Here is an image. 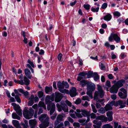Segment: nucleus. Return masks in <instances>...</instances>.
<instances>
[{
	"instance_id": "1",
	"label": "nucleus",
	"mask_w": 128,
	"mask_h": 128,
	"mask_svg": "<svg viewBox=\"0 0 128 128\" xmlns=\"http://www.w3.org/2000/svg\"><path fill=\"white\" fill-rule=\"evenodd\" d=\"M57 87L58 88V90L62 93H66L68 94L69 93L72 97H74L76 96L77 94L76 88L75 87H72L69 92V90H68L64 89V85L62 82V83L59 82L57 83Z\"/></svg>"
},
{
	"instance_id": "2",
	"label": "nucleus",
	"mask_w": 128,
	"mask_h": 128,
	"mask_svg": "<svg viewBox=\"0 0 128 128\" xmlns=\"http://www.w3.org/2000/svg\"><path fill=\"white\" fill-rule=\"evenodd\" d=\"M54 98L51 97L49 95L46 96L45 100L46 104H48L47 109L48 110H50V115H52L55 110V104L54 103L51 102L54 101Z\"/></svg>"
},
{
	"instance_id": "3",
	"label": "nucleus",
	"mask_w": 128,
	"mask_h": 128,
	"mask_svg": "<svg viewBox=\"0 0 128 128\" xmlns=\"http://www.w3.org/2000/svg\"><path fill=\"white\" fill-rule=\"evenodd\" d=\"M74 114H70V116L72 118H75L76 117L79 118H81L83 117L86 116H88L90 112L87 111L85 110H81L79 109H77L76 111Z\"/></svg>"
},
{
	"instance_id": "4",
	"label": "nucleus",
	"mask_w": 128,
	"mask_h": 128,
	"mask_svg": "<svg viewBox=\"0 0 128 128\" xmlns=\"http://www.w3.org/2000/svg\"><path fill=\"white\" fill-rule=\"evenodd\" d=\"M39 120L42 122L41 124L39 127L40 128H46L50 124L49 118L46 114H42L38 118Z\"/></svg>"
},
{
	"instance_id": "5",
	"label": "nucleus",
	"mask_w": 128,
	"mask_h": 128,
	"mask_svg": "<svg viewBox=\"0 0 128 128\" xmlns=\"http://www.w3.org/2000/svg\"><path fill=\"white\" fill-rule=\"evenodd\" d=\"M97 86L98 91H96L95 92L94 99L97 102H101L103 100V99H99V97L100 98L102 97L104 94V92L100 86L97 85Z\"/></svg>"
},
{
	"instance_id": "6",
	"label": "nucleus",
	"mask_w": 128,
	"mask_h": 128,
	"mask_svg": "<svg viewBox=\"0 0 128 128\" xmlns=\"http://www.w3.org/2000/svg\"><path fill=\"white\" fill-rule=\"evenodd\" d=\"M34 113V110L30 107L28 110L26 108H25L23 112L24 117L26 119H29L32 118Z\"/></svg>"
},
{
	"instance_id": "7",
	"label": "nucleus",
	"mask_w": 128,
	"mask_h": 128,
	"mask_svg": "<svg viewBox=\"0 0 128 128\" xmlns=\"http://www.w3.org/2000/svg\"><path fill=\"white\" fill-rule=\"evenodd\" d=\"M95 88V86L94 84L90 82H88L86 94L91 98H92V92L94 90Z\"/></svg>"
},
{
	"instance_id": "8",
	"label": "nucleus",
	"mask_w": 128,
	"mask_h": 128,
	"mask_svg": "<svg viewBox=\"0 0 128 128\" xmlns=\"http://www.w3.org/2000/svg\"><path fill=\"white\" fill-rule=\"evenodd\" d=\"M56 106L59 112L61 111L62 110L65 112H68V108L67 106L64 103H62L60 105L58 103H57L56 104Z\"/></svg>"
},
{
	"instance_id": "9",
	"label": "nucleus",
	"mask_w": 128,
	"mask_h": 128,
	"mask_svg": "<svg viewBox=\"0 0 128 128\" xmlns=\"http://www.w3.org/2000/svg\"><path fill=\"white\" fill-rule=\"evenodd\" d=\"M114 39L117 43H118L120 42V37L116 34H111L108 38V40L110 42H112Z\"/></svg>"
},
{
	"instance_id": "10",
	"label": "nucleus",
	"mask_w": 128,
	"mask_h": 128,
	"mask_svg": "<svg viewBox=\"0 0 128 128\" xmlns=\"http://www.w3.org/2000/svg\"><path fill=\"white\" fill-rule=\"evenodd\" d=\"M55 102H60L62 98V94L58 92H56L55 93Z\"/></svg>"
},
{
	"instance_id": "11",
	"label": "nucleus",
	"mask_w": 128,
	"mask_h": 128,
	"mask_svg": "<svg viewBox=\"0 0 128 128\" xmlns=\"http://www.w3.org/2000/svg\"><path fill=\"white\" fill-rule=\"evenodd\" d=\"M24 82L23 81L21 80H19L18 84H20L22 85H23L24 84L26 85H28L29 84L30 80L26 76L24 77Z\"/></svg>"
},
{
	"instance_id": "12",
	"label": "nucleus",
	"mask_w": 128,
	"mask_h": 128,
	"mask_svg": "<svg viewBox=\"0 0 128 128\" xmlns=\"http://www.w3.org/2000/svg\"><path fill=\"white\" fill-rule=\"evenodd\" d=\"M29 123L31 128H34L36 124L37 121L35 119L30 120H29Z\"/></svg>"
},
{
	"instance_id": "13",
	"label": "nucleus",
	"mask_w": 128,
	"mask_h": 128,
	"mask_svg": "<svg viewBox=\"0 0 128 128\" xmlns=\"http://www.w3.org/2000/svg\"><path fill=\"white\" fill-rule=\"evenodd\" d=\"M93 123L96 124V125H93L94 128H100V126L102 124L101 121L96 120L93 121Z\"/></svg>"
},
{
	"instance_id": "14",
	"label": "nucleus",
	"mask_w": 128,
	"mask_h": 128,
	"mask_svg": "<svg viewBox=\"0 0 128 128\" xmlns=\"http://www.w3.org/2000/svg\"><path fill=\"white\" fill-rule=\"evenodd\" d=\"M118 88L115 84L113 85L110 88V91L112 93H116L118 91Z\"/></svg>"
},
{
	"instance_id": "15",
	"label": "nucleus",
	"mask_w": 128,
	"mask_h": 128,
	"mask_svg": "<svg viewBox=\"0 0 128 128\" xmlns=\"http://www.w3.org/2000/svg\"><path fill=\"white\" fill-rule=\"evenodd\" d=\"M125 82L124 80H121L117 82L114 84L119 88L123 85V84Z\"/></svg>"
},
{
	"instance_id": "16",
	"label": "nucleus",
	"mask_w": 128,
	"mask_h": 128,
	"mask_svg": "<svg viewBox=\"0 0 128 128\" xmlns=\"http://www.w3.org/2000/svg\"><path fill=\"white\" fill-rule=\"evenodd\" d=\"M90 120V118H89L86 120L84 119H80L78 120V122L81 124V125L83 126L86 125L87 123Z\"/></svg>"
},
{
	"instance_id": "17",
	"label": "nucleus",
	"mask_w": 128,
	"mask_h": 128,
	"mask_svg": "<svg viewBox=\"0 0 128 128\" xmlns=\"http://www.w3.org/2000/svg\"><path fill=\"white\" fill-rule=\"evenodd\" d=\"M24 72L26 75L30 79L31 78L32 76L30 70L28 68H26L25 69Z\"/></svg>"
},
{
	"instance_id": "18",
	"label": "nucleus",
	"mask_w": 128,
	"mask_h": 128,
	"mask_svg": "<svg viewBox=\"0 0 128 128\" xmlns=\"http://www.w3.org/2000/svg\"><path fill=\"white\" fill-rule=\"evenodd\" d=\"M96 120H102V122H106L107 121V118L103 116L102 115L98 116Z\"/></svg>"
},
{
	"instance_id": "19",
	"label": "nucleus",
	"mask_w": 128,
	"mask_h": 128,
	"mask_svg": "<svg viewBox=\"0 0 128 128\" xmlns=\"http://www.w3.org/2000/svg\"><path fill=\"white\" fill-rule=\"evenodd\" d=\"M112 114V112L111 111H109L106 113V115L108 117V120L109 121H112L113 120Z\"/></svg>"
},
{
	"instance_id": "20",
	"label": "nucleus",
	"mask_w": 128,
	"mask_h": 128,
	"mask_svg": "<svg viewBox=\"0 0 128 128\" xmlns=\"http://www.w3.org/2000/svg\"><path fill=\"white\" fill-rule=\"evenodd\" d=\"M12 123L14 126L16 128H21L20 125L18 122L16 120H12Z\"/></svg>"
},
{
	"instance_id": "21",
	"label": "nucleus",
	"mask_w": 128,
	"mask_h": 128,
	"mask_svg": "<svg viewBox=\"0 0 128 128\" xmlns=\"http://www.w3.org/2000/svg\"><path fill=\"white\" fill-rule=\"evenodd\" d=\"M112 16L110 14H108L104 17V19L105 20L108 21H110L112 18Z\"/></svg>"
},
{
	"instance_id": "22",
	"label": "nucleus",
	"mask_w": 128,
	"mask_h": 128,
	"mask_svg": "<svg viewBox=\"0 0 128 128\" xmlns=\"http://www.w3.org/2000/svg\"><path fill=\"white\" fill-rule=\"evenodd\" d=\"M12 105L13 106L14 109L15 111L20 109V106L14 103H12Z\"/></svg>"
},
{
	"instance_id": "23",
	"label": "nucleus",
	"mask_w": 128,
	"mask_h": 128,
	"mask_svg": "<svg viewBox=\"0 0 128 128\" xmlns=\"http://www.w3.org/2000/svg\"><path fill=\"white\" fill-rule=\"evenodd\" d=\"M119 96L122 98H125L127 96V94L123 93L122 92H120L118 93Z\"/></svg>"
},
{
	"instance_id": "24",
	"label": "nucleus",
	"mask_w": 128,
	"mask_h": 128,
	"mask_svg": "<svg viewBox=\"0 0 128 128\" xmlns=\"http://www.w3.org/2000/svg\"><path fill=\"white\" fill-rule=\"evenodd\" d=\"M63 116L62 114L58 115L56 118V121H57L58 122H60L63 120Z\"/></svg>"
},
{
	"instance_id": "25",
	"label": "nucleus",
	"mask_w": 128,
	"mask_h": 128,
	"mask_svg": "<svg viewBox=\"0 0 128 128\" xmlns=\"http://www.w3.org/2000/svg\"><path fill=\"white\" fill-rule=\"evenodd\" d=\"M18 91L19 92L23 94L25 96H27L28 94V92L27 91H24V90L23 89L20 88L18 90Z\"/></svg>"
},
{
	"instance_id": "26",
	"label": "nucleus",
	"mask_w": 128,
	"mask_h": 128,
	"mask_svg": "<svg viewBox=\"0 0 128 128\" xmlns=\"http://www.w3.org/2000/svg\"><path fill=\"white\" fill-rule=\"evenodd\" d=\"M99 8L98 7L96 8L95 6H92L91 8V10L94 12H98L99 10Z\"/></svg>"
},
{
	"instance_id": "27",
	"label": "nucleus",
	"mask_w": 128,
	"mask_h": 128,
	"mask_svg": "<svg viewBox=\"0 0 128 128\" xmlns=\"http://www.w3.org/2000/svg\"><path fill=\"white\" fill-rule=\"evenodd\" d=\"M52 86L48 87L46 86L45 88V92L46 94H48L49 92L52 91Z\"/></svg>"
},
{
	"instance_id": "28",
	"label": "nucleus",
	"mask_w": 128,
	"mask_h": 128,
	"mask_svg": "<svg viewBox=\"0 0 128 128\" xmlns=\"http://www.w3.org/2000/svg\"><path fill=\"white\" fill-rule=\"evenodd\" d=\"M88 82H87L86 80H81L80 82V84L83 87L85 86L87 84L88 85Z\"/></svg>"
},
{
	"instance_id": "29",
	"label": "nucleus",
	"mask_w": 128,
	"mask_h": 128,
	"mask_svg": "<svg viewBox=\"0 0 128 128\" xmlns=\"http://www.w3.org/2000/svg\"><path fill=\"white\" fill-rule=\"evenodd\" d=\"M12 117L13 119H16L18 120H20V117L15 113H13L12 114Z\"/></svg>"
},
{
	"instance_id": "30",
	"label": "nucleus",
	"mask_w": 128,
	"mask_h": 128,
	"mask_svg": "<svg viewBox=\"0 0 128 128\" xmlns=\"http://www.w3.org/2000/svg\"><path fill=\"white\" fill-rule=\"evenodd\" d=\"M93 77L95 81L98 80L99 78V76L97 73L94 72L93 74Z\"/></svg>"
},
{
	"instance_id": "31",
	"label": "nucleus",
	"mask_w": 128,
	"mask_h": 128,
	"mask_svg": "<svg viewBox=\"0 0 128 128\" xmlns=\"http://www.w3.org/2000/svg\"><path fill=\"white\" fill-rule=\"evenodd\" d=\"M38 105L39 107H42L44 109H46V106L45 105L44 103L43 102H40L38 103Z\"/></svg>"
},
{
	"instance_id": "32",
	"label": "nucleus",
	"mask_w": 128,
	"mask_h": 128,
	"mask_svg": "<svg viewBox=\"0 0 128 128\" xmlns=\"http://www.w3.org/2000/svg\"><path fill=\"white\" fill-rule=\"evenodd\" d=\"M66 103L70 106L72 107V108L74 110H76V108L75 107L73 106L72 105V104L70 102H69L68 100H66L65 101Z\"/></svg>"
},
{
	"instance_id": "33",
	"label": "nucleus",
	"mask_w": 128,
	"mask_h": 128,
	"mask_svg": "<svg viewBox=\"0 0 128 128\" xmlns=\"http://www.w3.org/2000/svg\"><path fill=\"white\" fill-rule=\"evenodd\" d=\"M105 109L106 111H108L109 110H112V107L110 105H109L108 104H106L105 107Z\"/></svg>"
},
{
	"instance_id": "34",
	"label": "nucleus",
	"mask_w": 128,
	"mask_h": 128,
	"mask_svg": "<svg viewBox=\"0 0 128 128\" xmlns=\"http://www.w3.org/2000/svg\"><path fill=\"white\" fill-rule=\"evenodd\" d=\"M87 74L86 72H82L80 73L78 75L81 76L83 78H86L87 77H86L85 76L87 75Z\"/></svg>"
},
{
	"instance_id": "35",
	"label": "nucleus",
	"mask_w": 128,
	"mask_h": 128,
	"mask_svg": "<svg viewBox=\"0 0 128 128\" xmlns=\"http://www.w3.org/2000/svg\"><path fill=\"white\" fill-rule=\"evenodd\" d=\"M111 86L110 83V82L109 81H107L106 83V85L105 88H106L107 90Z\"/></svg>"
},
{
	"instance_id": "36",
	"label": "nucleus",
	"mask_w": 128,
	"mask_h": 128,
	"mask_svg": "<svg viewBox=\"0 0 128 128\" xmlns=\"http://www.w3.org/2000/svg\"><path fill=\"white\" fill-rule=\"evenodd\" d=\"M106 110L105 109L103 108H101L98 110V111L100 113L103 114L106 112Z\"/></svg>"
},
{
	"instance_id": "37",
	"label": "nucleus",
	"mask_w": 128,
	"mask_h": 128,
	"mask_svg": "<svg viewBox=\"0 0 128 128\" xmlns=\"http://www.w3.org/2000/svg\"><path fill=\"white\" fill-rule=\"evenodd\" d=\"M60 122L57 121H55L54 122V128H59L61 127L60 124H58Z\"/></svg>"
},
{
	"instance_id": "38",
	"label": "nucleus",
	"mask_w": 128,
	"mask_h": 128,
	"mask_svg": "<svg viewBox=\"0 0 128 128\" xmlns=\"http://www.w3.org/2000/svg\"><path fill=\"white\" fill-rule=\"evenodd\" d=\"M62 83L63 84L64 86L65 87L67 88H69V85L67 82L62 81Z\"/></svg>"
},
{
	"instance_id": "39",
	"label": "nucleus",
	"mask_w": 128,
	"mask_h": 128,
	"mask_svg": "<svg viewBox=\"0 0 128 128\" xmlns=\"http://www.w3.org/2000/svg\"><path fill=\"white\" fill-rule=\"evenodd\" d=\"M24 122L25 124H23L24 128H27V127L28 126V121L27 120H24Z\"/></svg>"
},
{
	"instance_id": "40",
	"label": "nucleus",
	"mask_w": 128,
	"mask_h": 128,
	"mask_svg": "<svg viewBox=\"0 0 128 128\" xmlns=\"http://www.w3.org/2000/svg\"><path fill=\"white\" fill-rule=\"evenodd\" d=\"M102 128H112V126L108 124L104 125Z\"/></svg>"
},
{
	"instance_id": "41",
	"label": "nucleus",
	"mask_w": 128,
	"mask_h": 128,
	"mask_svg": "<svg viewBox=\"0 0 128 128\" xmlns=\"http://www.w3.org/2000/svg\"><path fill=\"white\" fill-rule=\"evenodd\" d=\"M113 14L114 16L118 17L120 16V12L118 11H115L113 12Z\"/></svg>"
},
{
	"instance_id": "42",
	"label": "nucleus",
	"mask_w": 128,
	"mask_h": 128,
	"mask_svg": "<svg viewBox=\"0 0 128 128\" xmlns=\"http://www.w3.org/2000/svg\"><path fill=\"white\" fill-rule=\"evenodd\" d=\"M82 100H84L90 101L89 98L87 96H83L82 97Z\"/></svg>"
},
{
	"instance_id": "43",
	"label": "nucleus",
	"mask_w": 128,
	"mask_h": 128,
	"mask_svg": "<svg viewBox=\"0 0 128 128\" xmlns=\"http://www.w3.org/2000/svg\"><path fill=\"white\" fill-rule=\"evenodd\" d=\"M83 6L86 10H89L90 9V6L89 4H84L83 5Z\"/></svg>"
},
{
	"instance_id": "44",
	"label": "nucleus",
	"mask_w": 128,
	"mask_h": 128,
	"mask_svg": "<svg viewBox=\"0 0 128 128\" xmlns=\"http://www.w3.org/2000/svg\"><path fill=\"white\" fill-rule=\"evenodd\" d=\"M93 74L92 72H88V74H87L88 77L87 78H90L91 76H93Z\"/></svg>"
},
{
	"instance_id": "45",
	"label": "nucleus",
	"mask_w": 128,
	"mask_h": 128,
	"mask_svg": "<svg viewBox=\"0 0 128 128\" xmlns=\"http://www.w3.org/2000/svg\"><path fill=\"white\" fill-rule=\"evenodd\" d=\"M16 111L17 114L20 116H21L22 115V110L20 109Z\"/></svg>"
},
{
	"instance_id": "46",
	"label": "nucleus",
	"mask_w": 128,
	"mask_h": 128,
	"mask_svg": "<svg viewBox=\"0 0 128 128\" xmlns=\"http://www.w3.org/2000/svg\"><path fill=\"white\" fill-rule=\"evenodd\" d=\"M38 96L39 98L42 97L43 95V92L42 91H39L38 93Z\"/></svg>"
},
{
	"instance_id": "47",
	"label": "nucleus",
	"mask_w": 128,
	"mask_h": 128,
	"mask_svg": "<svg viewBox=\"0 0 128 128\" xmlns=\"http://www.w3.org/2000/svg\"><path fill=\"white\" fill-rule=\"evenodd\" d=\"M15 98L18 102L19 103H20L21 100L18 96H15Z\"/></svg>"
},
{
	"instance_id": "48",
	"label": "nucleus",
	"mask_w": 128,
	"mask_h": 128,
	"mask_svg": "<svg viewBox=\"0 0 128 128\" xmlns=\"http://www.w3.org/2000/svg\"><path fill=\"white\" fill-rule=\"evenodd\" d=\"M28 62L30 65L33 68H34L35 66L34 64H33V62H31L30 60H28Z\"/></svg>"
},
{
	"instance_id": "49",
	"label": "nucleus",
	"mask_w": 128,
	"mask_h": 128,
	"mask_svg": "<svg viewBox=\"0 0 128 128\" xmlns=\"http://www.w3.org/2000/svg\"><path fill=\"white\" fill-rule=\"evenodd\" d=\"M81 102V100L79 98L77 99L76 100L74 103L76 104H80Z\"/></svg>"
},
{
	"instance_id": "50",
	"label": "nucleus",
	"mask_w": 128,
	"mask_h": 128,
	"mask_svg": "<svg viewBox=\"0 0 128 128\" xmlns=\"http://www.w3.org/2000/svg\"><path fill=\"white\" fill-rule=\"evenodd\" d=\"M115 101H112V102H110L109 104H108L109 105L111 106L112 107V106L114 105L115 106H117V105L116 104H115Z\"/></svg>"
},
{
	"instance_id": "51",
	"label": "nucleus",
	"mask_w": 128,
	"mask_h": 128,
	"mask_svg": "<svg viewBox=\"0 0 128 128\" xmlns=\"http://www.w3.org/2000/svg\"><path fill=\"white\" fill-rule=\"evenodd\" d=\"M108 6L106 3H104L102 6L101 8L103 9H105Z\"/></svg>"
},
{
	"instance_id": "52",
	"label": "nucleus",
	"mask_w": 128,
	"mask_h": 128,
	"mask_svg": "<svg viewBox=\"0 0 128 128\" xmlns=\"http://www.w3.org/2000/svg\"><path fill=\"white\" fill-rule=\"evenodd\" d=\"M73 126H74L79 128L80 126V124L78 122H74L73 124Z\"/></svg>"
},
{
	"instance_id": "53",
	"label": "nucleus",
	"mask_w": 128,
	"mask_h": 128,
	"mask_svg": "<svg viewBox=\"0 0 128 128\" xmlns=\"http://www.w3.org/2000/svg\"><path fill=\"white\" fill-rule=\"evenodd\" d=\"M120 91L123 92V93L127 94V91L124 88H122L120 89Z\"/></svg>"
},
{
	"instance_id": "54",
	"label": "nucleus",
	"mask_w": 128,
	"mask_h": 128,
	"mask_svg": "<svg viewBox=\"0 0 128 128\" xmlns=\"http://www.w3.org/2000/svg\"><path fill=\"white\" fill-rule=\"evenodd\" d=\"M82 105L86 107L88 106L89 104H88V102L87 101H86L84 103H82Z\"/></svg>"
},
{
	"instance_id": "55",
	"label": "nucleus",
	"mask_w": 128,
	"mask_h": 128,
	"mask_svg": "<svg viewBox=\"0 0 128 128\" xmlns=\"http://www.w3.org/2000/svg\"><path fill=\"white\" fill-rule=\"evenodd\" d=\"M64 125L65 126H69L70 125V123L67 120L65 121L64 122Z\"/></svg>"
},
{
	"instance_id": "56",
	"label": "nucleus",
	"mask_w": 128,
	"mask_h": 128,
	"mask_svg": "<svg viewBox=\"0 0 128 128\" xmlns=\"http://www.w3.org/2000/svg\"><path fill=\"white\" fill-rule=\"evenodd\" d=\"M90 118H94L96 117V114L92 113L90 114Z\"/></svg>"
},
{
	"instance_id": "57",
	"label": "nucleus",
	"mask_w": 128,
	"mask_h": 128,
	"mask_svg": "<svg viewBox=\"0 0 128 128\" xmlns=\"http://www.w3.org/2000/svg\"><path fill=\"white\" fill-rule=\"evenodd\" d=\"M18 90H16V89L14 90V91L15 93V94H16V96H18V95L19 96V95H20V94H19L18 92H19V91H18Z\"/></svg>"
},
{
	"instance_id": "58",
	"label": "nucleus",
	"mask_w": 128,
	"mask_h": 128,
	"mask_svg": "<svg viewBox=\"0 0 128 128\" xmlns=\"http://www.w3.org/2000/svg\"><path fill=\"white\" fill-rule=\"evenodd\" d=\"M111 98L113 100H115L116 99V95L115 94H113L111 96Z\"/></svg>"
},
{
	"instance_id": "59",
	"label": "nucleus",
	"mask_w": 128,
	"mask_h": 128,
	"mask_svg": "<svg viewBox=\"0 0 128 128\" xmlns=\"http://www.w3.org/2000/svg\"><path fill=\"white\" fill-rule=\"evenodd\" d=\"M67 119L70 122L72 123L74 122V121L73 119L70 117L68 118Z\"/></svg>"
},
{
	"instance_id": "60",
	"label": "nucleus",
	"mask_w": 128,
	"mask_h": 128,
	"mask_svg": "<svg viewBox=\"0 0 128 128\" xmlns=\"http://www.w3.org/2000/svg\"><path fill=\"white\" fill-rule=\"evenodd\" d=\"M34 104V100H30L28 102V105L29 106H32Z\"/></svg>"
},
{
	"instance_id": "61",
	"label": "nucleus",
	"mask_w": 128,
	"mask_h": 128,
	"mask_svg": "<svg viewBox=\"0 0 128 128\" xmlns=\"http://www.w3.org/2000/svg\"><path fill=\"white\" fill-rule=\"evenodd\" d=\"M62 54H59L58 56V60H60L62 58Z\"/></svg>"
},
{
	"instance_id": "62",
	"label": "nucleus",
	"mask_w": 128,
	"mask_h": 128,
	"mask_svg": "<svg viewBox=\"0 0 128 128\" xmlns=\"http://www.w3.org/2000/svg\"><path fill=\"white\" fill-rule=\"evenodd\" d=\"M104 45L107 47H109L110 46V44L108 42H106L105 43Z\"/></svg>"
},
{
	"instance_id": "63",
	"label": "nucleus",
	"mask_w": 128,
	"mask_h": 128,
	"mask_svg": "<svg viewBox=\"0 0 128 128\" xmlns=\"http://www.w3.org/2000/svg\"><path fill=\"white\" fill-rule=\"evenodd\" d=\"M108 77L110 79H112L114 78L113 76L111 74H110L108 76Z\"/></svg>"
},
{
	"instance_id": "64",
	"label": "nucleus",
	"mask_w": 128,
	"mask_h": 128,
	"mask_svg": "<svg viewBox=\"0 0 128 128\" xmlns=\"http://www.w3.org/2000/svg\"><path fill=\"white\" fill-rule=\"evenodd\" d=\"M114 128H117L118 126V124L117 122H114Z\"/></svg>"
}]
</instances>
